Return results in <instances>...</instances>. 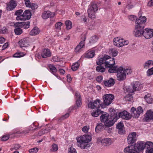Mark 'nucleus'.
I'll list each match as a JSON object with an SVG mask.
<instances>
[{
    "label": "nucleus",
    "mask_w": 153,
    "mask_h": 153,
    "mask_svg": "<svg viewBox=\"0 0 153 153\" xmlns=\"http://www.w3.org/2000/svg\"><path fill=\"white\" fill-rule=\"evenodd\" d=\"M96 62L97 65L104 64L106 68H109L108 71L110 73L117 72L119 68L117 66L114 65L115 63L114 59L108 55L104 56Z\"/></svg>",
    "instance_id": "obj_1"
},
{
    "label": "nucleus",
    "mask_w": 153,
    "mask_h": 153,
    "mask_svg": "<svg viewBox=\"0 0 153 153\" xmlns=\"http://www.w3.org/2000/svg\"><path fill=\"white\" fill-rule=\"evenodd\" d=\"M78 143V146L82 149H86L88 145V143L91 140V136L90 135H85L80 136L76 138Z\"/></svg>",
    "instance_id": "obj_2"
},
{
    "label": "nucleus",
    "mask_w": 153,
    "mask_h": 153,
    "mask_svg": "<svg viewBox=\"0 0 153 153\" xmlns=\"http://www.w3.org/2000/svg\"><path fill=\"white\" fill-rule=\"evenodd\" d=\"M128 41L127 40L118 37L114 38L113 39L114 44L115 46L120 47L127 45L128 44Z\"/></svg>",
    "instance_id": "obj_3"
},
{
    "label": "nucleus",
    "mask_w": 153,
    "mask_h": 153,
    "mask_svg": "<svg viewBox=\"0 0 153 153\" xmlns=\"http://www.w3.org/2000/svg\"><path fill=\"white\" fill-rule=\"evenodd\" d=\"M117 120L121 117L123 119L128 120L131 118V114L126 111H123L119 113H115L114 114Z\"/></svg>",
    "instance_id": "obj_4"
},
{
    "label": "nucleus",
    "mask_w": 153,
    "mask_h": 153,
    "mask_svg": "<svg viewBox=\"0 0 153 153\" xmlns=\"http://www.w3.org/2000/svg\"><path fill=\"white\" fill-rule=\"evenodd\" d=\"M97 4H93L91 6L89 7L88 10V17L91 19H94L95 17V13L98 10Z\"/></svg>",
    "instance_id": "obj_5"
},
{
    "label": "nucleus",
    "mask_w": 153,
    "mask_h": 153,
    "mask_svg": "<svg viewBox=\"0 0 153 153\" xmlns=\"http://www.w3.org/2000/svg\"><path fill=\"white\" fill-rule=\"evenodd\" d=\"M131 116L135 118H138L140 115L143 114V110L141 106L138 107L137 108L132 107L131 109Z\"/></svg>",
    "instance_id": "obj_6"
},
{
    "label": "nucleus",
    "mask_w": 153,
    "mask_h": 153,
    "mask_svg": "<svg viewBox=\"0 0 153 153\" xmlns=\"http://www.w3.org/2000/svg\"><path fill=\"white\" fill-rule=\"evenodd\" d=\"M110 111L112 112L111 115L110 117V118L104 122L105 126L108 127L112 126L117 120L116 118L115 117L114 114L113 115V114L114 113L115 110L111 108L110 109Z\"/></svg>",
    "instance_id": "obj_7"
},
{
    "label": "nucleus",
    "mask_w": 153,
    "mask_h": 153,
    "mask_svg": "<svg viewBox=\"0 0 153 153\" xmlns=\"http://www.w3.org/2000/svg\"><path fill=\"white\" fill-rule=\"evenodd\" d=\"M114 96L110 94H105L103 97V104L106 105H108L111 104L114 99Z\"/></svg>",
    "instance_id": "obj_8"
},
{
    "label": "nucleus",
    "mask_w": 153,
    "mask_h": 153,
    "mask_svg": "<svg viewBox=\"0 0 153 153\" xmlns=\"http://www.w3.org/2000/svg\"><path fill=\"white\" fill-rule=\"evenodd\" d=\"M146 19L145 16H141L136 22L135 28H141L143 29L144 23L146 22Z\"/></svg>",
    "instance_id": "obj_9"
},
{
    "label": "nucleus",
    "mask_w": 153,
    "mask_h": 153,
    "mask_svg": "<svg viewBox=\"0 0 153 153\" xmlns=\"http://www.w3.org/2000/svg\"><path fill=\"white\" fill-rule=\"evenodd\" d=\"M117 80L121 81L124 80L126 78L125 73L123 71V68L120 67L117 71Z\"/></svg>",
    "instance_id": "obj_10"
},
{
    "label": "nucleus",
    "mask_w": 153,
    "mask_h": 153,
    "mask_svg": "<svg viewBox=\"0 0 153 153\" xmlns=\"http://www.w3.org/2000/svg\"><path fill=\"white\" fill-rule=\"evenodd\" d=\"M31 12L29 10H26L23 13V14L19 16H17L16 19L17 20H26L29 19L31 16Z\"/></svg>",
    "instance_id": "obj_11"
},
{
    "label": "nucleus",
    "mask_w": 153,
    "mask_h": 153,
    "mask_svg": "<svg viewBox=\"0 0 153 153\" xmlns=\"http://www.w3.org/2000/svg\"><path fill=\"white\" fill-rule=\"evenodd\" d=\"M133 90H130L128 88L127 91L129 93H133L135 91H138L140 90L142 87V85L138 81L134 82L132 84Z\"/></svg>",
    "instance_id": "obj_12"
},
{
    "label": "nucleus",
    "mask_w": 153,
    "mask_h": 153,
    "mask_svg": "<svg viewBox=\"0 0 153 153\" xmlns=\"http://www.w3.org/2000/svg\"><path fill=\"white\" fill-rule=\"evenodd\" d=\"M101 103L100 100L97 99L93 102H90L88 104V106L89 108L92 109L99 108L101 106Z\"/></svg>",
    "instance_id": "obj_13"
},
{
    "label": "nucleus",
    "mask_w": 153,
    "mask_h": 153,
    "mask_svg": "<svg viewBox=\"0 0 153 153\" xmlns=\"http://www.w3.org/2000/svg\"><path fill=\"white\" fill-rule=\"evenodd\" d=\"M136 135V133L135 132H133L130 134L127 137L128 143L132 144L136 142L137 140Z\"/></svg>",
    "instance_id": "obj_14"
},
{
    "label": "nucleus",
    "mask_w": 153,
    "mask_h": 153,
    "mask_svg": "<svg viewBox=\"0 0 153 153\" xmlns=\"http://www.w3.org/2000/svg\"><path fill=\"white\" fill-rule=\"evenodd\" d=\"M146 143L142 141H139L134 145V149L137 151V152L143 150L145 147Z\"/></svg>",
    "instance_id": "obj_15"
},
{
    "label": "nucleus",
    "mask_w": 153,
    "mask_h": 153,
    "mask_svg": "<svg viewBox=\"0 0 153 153\" xmlns=\"http://www.w3.org/2000/svg\"><path fill=\"white\" fill-rule=\"evenodd\" d=\"M16 27H23L25 29H27L30 27V22H19L16 23L14 24Z\"/></svg>",
    "instance_id": "obj_16"
},
{
    "label": "nucleus",
    "mask_w": 153,
    "mask_h": 153,
    "mask_svg": "<svg viewBox=\"0 0 153 153\" xmlns=\"http://www.w3.org/2000/svg\"><path fill=\"white\" fill-rule=\"evenodd\" d=\"M146 150V153H153V143L148 141L146 143L145 147Z\"/></svg>",
    "instance_id": "obj_17"
},
{
    "label": "nucleus",
    "mask_w": 153,
    "mask_h": 153,
    "mask_svg": "<svg viewBox=\"0 0 153 153\" xmlns=\"http://www.w3.org/2000/svg\"><path fill=\"white\" fill-rule=\"evenodd\" d=\"M152 29H149L148 28L145 29L144 30L143 33V36L146 38L147 39L151 38L152 36Z\"/></svg>",
    "instance_id": "obj_18"
},
{
    "label": "nucleus",
    "mask_w": 153,
    "mask_h": 153,
    "mask_svg": "<svg viewBox=\"0 0 153 153\" xmlns=\"http://www.w3.org/2000/svg\"><path fill=\"white\" fill-rule=\"evenodd\" d=\"M25 3L27 7L30 8L33 10H35L38 7V6L36 4L30 2V0H25Z\"/></svg>",
    "instance_id": "obj_19"
},
{
    "label": "nucleus",
    "mask_w": 153,
    "mask_h": 153,
    "mask_svg": "<svg viewBox=\"0 0 153 153\" xmlns=\"http://www.w3.org/2000/svg\"><path fill=\"white\" fill-rule=\"evenodd\" d=\"M124 152L126 153H138L134 149V146L133 145L126 147L124 149Z\"/></svg>",
    "instance_id": "obj_20"
},
{
    "label": "nucleus",
    "mask_w": 153,
    "mask_h": 153,
    "mask_svg": "<svg viewBox=\"0 0 153 153\" xmlns=\"http://www.w3.org/2000/svg\"><path fill=\"white\" fill-rule=\"evenodd\" d=\"M146 121H149L153 120V111L150 110H148L145 114L144 118Z\"/></svg>",
    "instance_id": "obj_21"
},
{
    "label": "nucleus",
    "mask_w": 153,
    "mask_h": 153,
    "mask_svg": "<svg viewBox=\"0 0 153 153\" xmlns=\"http://www.w3.org/2000/svg\"><path fill=\"white\" fill-rule=\"evenodd\" d=\"M16 4L15 1L11 0L7 4L6 9L8 10H12L16 6Z\"/></svg>",
    "instance_id": "obj_22"
},
{
    "label": "nucleus",
    "mask_w": 153,
    "mask_h": 153,
    "mask_svg": "<svg viewBox=\"0 0 153 153\" xmlns=\"http://www.w3.org/2000/svg\"><path fill=\"white\" fill-rule=\"evenodd\" d=\"M76 97V104L77 107L78 108L80 107L82 105L81 98L79 93L76 92L75 93Z\"/></svg>",
    "instance_id": "obj_23"
},
{
    "label": "nucleus",
    "mask_w": 153,
    "mask_h": 153,
    "mask_svg": "<svg viewBox=\"0 0 153 153\" xmlns=\"http://www.w3.org/2000/svg\"><path fill=\"white\" fill-rule=\"evenodd\" d=\"M104 84L107 87H110L113 86L114 84V79L112 78H110L108 80L104 81Z\"/></svg>",
    "instance_id": "obj_24"
},
{
    "label": "nucleus",
    "mask_w": 153,
    "mask_h": 153,
    "mask_svg": "<svg viewBox=\"0 0 153 153\" xmlns=\"http://www.w3.org/2000/svg\"><path fill=\"white\" fill-rule=\"evenodd\" d=\"M116 128L119 130L118 132L120 134H122L125 132L123 124L119 123L117 125Z\"/></svg>",
    "instance_id": "obj_25"
},
{
    "label": "nucleus",
    "mask_w": 153,
    "mask_h": 153,
    "mask_svg": "<svg viewBox=\"0 0 153 153\" xmlns=\"http://www.w3.org/2000/svg\"><path fill=\"white\" fill-rule=\"evenodd\" d=\"M51 53L48 49H44L41 53V56L43 58H46L51 56Z\"/></svg>",
    "instance_id": "obj_26"
},
{
    "label": "nucleus",
    "mask_w": 153,
    "mask_h": 153,
    "mask_svg": "<svg viewBox=\"0 0 153 153\" xmlns=\"http://www.w3.org/2000/svg\"><path fill=\"white\" fill-rule=\"evenodd\" d=\"M19 43L20 47L22 48L23 47H27L29 45L26 39H21L19 41Z\"/></svg>",
    "instance_id": "obj_27"
},
{
    "label": "nucleus",
    "mask_w": 153,
    "mask_h": 153,
    "mask_svg": "<svg viewBox=\"0 0 153 153\" xmlns=\"http://www.w3.org/2000/svg\"><path fill=\"white\" fill-rule=\"evenodd\" d=\"M40 30L37 27H34L30 32V34L31 36H35L39 34Z\"/></svg>",
    "instance_id": "obj_28"
},
{
    "label": "nucleus",
    "mask_w": 153,
    "mask_h": 153,
    "mask_svg": "<svg viewBox=\"0 0 153 153\" xmlns=\"http://www.w3.org/2000/svg\"><path fill=\"white\" fill-rule=\"evenodd\" d=\"M136 31H134V35L136 37H139L140 36L143 35V29H142L141 28H136Z\"/></svg>",
    "instance_id": "obj_29"
},
{
    "label": "nucleus",
    "mask_w": 153,
    "mask_h": 153,
    "mask_svg": "<svg viewBox=\"0 0 153 153\" xmlns=\"http://www.w3.org/2000/svg\"><path fill=\"white\" fill-rule=\"evenodd\" d=\"M110 118V117H109L108 114L107 113L102 114L100 117V120L103 122H105Z\"/></svg>",
    "instance_id": "obj_30"
},
{
    "label": "nucleus",
    "mask_w": 153,
    "mask_h": 153,
    "mask_svg": "<svg viewBox=\"0 0 153 153\" xmlns=\"http://www.w3.org/2000/svg\"><path fill=\"white\" fill-rule=\"evenodd\" d=\"M144 99L149 104H151L153 102V98L149 94H148L144 97Z\"/></svg>",
    "instance_id": "obj_31"
},
{
    "label": "nucleus",
    "mask_w": 153,
    "mask_h": 153,
    "mask_svg": "<svg viewBox=\"0 0 153 153\" xmlns=\"http://www.w3.org/2000/svg\"><path fill=\"white\" fill-rule=\"evenodd\" d=\"M84 45V41H81L80 42L79 44L77 45L75 49V51L76 52H78L83 47Z\"/></svg>",
    "instance_id": "obj_32"
},
{
    "label": "nucleus",
    "mask_w": 153,
    "mask_h": 153,
    "mask_svg": "<svg viewBox=\"0 0 153 153\" xmlns=\"http://www.w3.org/2000/svg\"><path fill=\"white\" fill-rule=\"evenodd\" d=\"M94 52L93 51H88L86 53L85 57L88 58H92L94 56Z\"/></svg>",
    "instance_id": "obj_33"
},
{
    "label": "nucleus",
    "mask_w": 153,
    "mask_h": 153,
    "mask_svg": "<svg viewBox=\"0 0 153 153\" xmlns=\"http://www.w3.org/2000/svg\"><path fill=\"white\" fill-rule=\"evenodd\" d=\"M101 112L100 110L98 109L96 110H94L91 113V115L94 117H97L101 114Z\"/></svg>",
    "instance_id": "obj_34"
},
{
    "label": "nucleus",
    "mask_w": 153,
    "mask_h": 153,
    "mask_svg": "<svg viewBox=\"0 0 153 153\" xmlns=\"http://www.w3.org/2000/svg\"><path fill=\"white\" fill-rule=\"evenodd\" d=\"M104 146H107L110 145L111 143V140L109 138L103 139Z\"/></svg>",
    "instance_id": "obj_35"
},
{
    "label": "nucleus",
    "mask_w": 153,
    "mask_h": 153,
    "mask_svg": "<svg viewBox=\"0 0 153 153\" xmlns=\"http://www.w3.org/2000/svg\"><path fill=\"white\" fill-rule=\"evenodd\" d=\"M109 53L113 56H115L117 55L118 51L117 49L112 48L110 49Z\"/></svg>",
    "instance_id": "obj_36"
},
{
    "label": "nucleus",
    "mask_w": 153,
    "mask_h": 153,
    "mask_svg": "<svg viewBox=\"0 0 153 153\" xmlns=\"http://www.w3.org/2000/svg\"><path fill=\"white\" fill-rule=\"evenodd\" d=\"M51 12L49 11H44L42 15V17L44 19H46L49 17L50 15Z\"/></svg>",
    "instance_id": "obj_37"
},
{
    "label": "nucleus",
    "mask_w": 153,
    "mask_h": 153,
    "mask_svg": "<svg viewBox=\"0 0 153 153\" xmlns=\"http://www.w3.org/2000/svg\"><path fill=\"white\" fill-rule=\"evenodd\" d=\"M79 65V63L77 62L72 65L71 67V69L74 71H76L78 68Z\"/></svg>",
    "instance_id": "obj_38"
},
{
    "label": "nucleus",
    "mask_w": 153,
    "mask_h": 153,
    "mask_svg": "<svg viewBox=\"0 0 153 153\" xmlns=\"http://www.w3.org/2000/svg\"><path fill=\"white\" fill-rule=\"evenodd\" d=\"M19 27H16L14 29V31L16 35H19L22 33V30Z\"/></svg>",
    "instance_id": "obj_39"
},
{
    "label": "nucleus",
    "mask_w": 153,
    "mask_h": 153,
    "mask_svg": "<svg viewBox=\"0 0 153 153\" xmlns=\"http://www.w3.org/2000/svg\"><path fill=\"white\" fill-rule=\"evenodd\" d=\"M153 62L152 60H148L143 65V66L144 68H147L149 67L151 64H153Z\"/></svg>",
    "instance_id": "obj_40"
},
{
    "label": "nucleus",
    "mask_w": 153,
    "mask_h": 153,
    "mask_svg": "<svg viewBox=\"0 0 153 153\" xmlns=\"http://www.w3.org/2000/svg\"><path fill=\"white\" fill-rule=\"evenodd\" d=\"M100 65L98 66L96 68V71L99 72H103L105 71V68L101 66Z\"/></svg>",
    "instance_id": "obj_41"
},
{
    "label": "nucleus",
    "mask_w": 153,
    "mask_h": 153,
    "mask_svg": "<svg viewBox=\"0 0 153 153\" xmlns=\"http://www.w3.org/2000/svg\"><path fill=\"white\" fill-rule=\"evenodd\" d=\"M65 25L67 29H70L72 27V23L69 20H67L65 22Z\"/></svg>",
    "instance_id": "obj_42"
},
{
    "label": "nucleus",
    "mask_w": 153,
    "mask_h": 153,
    "mask_svg": "<svg viewBox=\"0 0 153 153\" xmlns=\"http://www.w3.org/2000/svg\"><path fill=\"white\" fill-rule=\"evenodd\" d=\"M98 39V37L97 36H93L90 38V42L92 43H94L97 41Z\"/></svg>",
    "instance_id": "obj_43"
},
{
    "label": "nucleus",
    "mask_w": 153,
    "mask_h": 153,
    "mask_svg": "<svg viewBox=\"0 0 153 153\" xmlns=\"http://www.w3.org/2000/svg\"><path fill=\"white\" fill-rule=\"evenodd\" d=\"M63 24L61 22H58L55 25V28L57 30H59L61 29V27Z\"/></svg>",
    "instance_id": "obj_44"
},
{
    "label": "nucleus",
    "mask_w": 153,
    "mask_h": 153,
    "mask_svg": "<svg viewBox=\"0 0 153 153\" xmlns=\"http://www.w3.org/2000/svg\"><path fill=\"white\" fill-rule=\"evenodd\" d=\"M49 68L52 73L53 74L56 72V69L55 67L53 65H49Z\"/></svg>",
    "instance_id": "obj_45"
},
{
    "label": "nucleus",
    "mask_w": 153,
    "mask_h": 153,
    "mask_svg": "<svg viewBox=\"0 0 153 153\" xmlns=\"http://www.w3.org/2000/svg\"><path fill=\"white\" fill-rule=\"evenodd\" d=\"M58 149V146L55 143L53 144L51 146V151L52 152H55Z\"/></svg>",
    "instance_id": "obj_46"
},
{
    "label": "nucleus",
    "mask_w": 153,
    "mask_h": 153,
    "mask_svg": "<svg viewBox=\"0 0 153 153\" xmlns=\"http://www.w3.org/2000/svg\"><path fill=\"white\" fill-rule=\"evenodd\" d=\"M103 139L101 137L98 138L97 140V142L99 145L104 146Z\"/></svg>",
    "instance_id": "obj_47"
},
{
    "label": "nucleus",
    "mask_w": 153,
    "mask_h": 153,
    "mask_svg": "<svg viewBox=\"0 0 153 153\" xmlns=\"http://www.w3.org/2000/svg\"><path fill=\"white\" fill-rule=\"evenodd\" d=\"M126 101H131L132 100L133 97L131 95L128 94L125 96L124 97Z\"/></svg>",
    "instance_id": "obj_48"
},
{
    "label": "nucleus",
    "mask_w": 153,
    "mask_h": 153,
    "mask_svg": "<svg viewBox=\"0 0 153 153\" xmlns=\"http://www.w3.org/2000/svg\"><path fill=\"white\" fill-rule=\"evenodd\" d=\"M102 128V126L101 124L98 125L95 128V131L97 133H98Z\"/></svg>",
    "instance_id": "obj_49"
},
{
    "label": "nucleus",
    "mask_w": 153,
    "mask_h": 153,
    "mask_svg": "<svg viewBox=\"0 0 153 153\" xmlns=\"http://www.w3.org/2000/svg\"><path fill=\"white\" fill-rule=\"evenodd\" d=\"M23 10L22 9H20L16 10L15 13V15L17 16H20L23 13Z\"/></svg>",
    "instance_id": "obj_50"
},
{
    "label": "nucleus",
    "mask_w": 153,
    "mask_h": 153,
    "mask_svg": "<svg viewBox=\"0 0 153 153\" xmlns=\"http://www.w3.org/2000/svg\"><path fill=\"white\" fill-rule=\"evenodd\" d=\"M147 75L150 76L153 74V67L149 69L147 71Z\"/></svg>",
    "instance_id": "obj_51"
},
{
    "label": "nucleus",
    "mask_w": 153,
    "mask_h": 153,
    "mask_svg": "<svg viewBox=\"0 0 153 153\" xmlns=\"http://www.w3.org/2000/svg\"><path fill=\"white\" fill-rule=\"evenodd\" d=\"M38 151V149L37 148H34L29 150V152L31 153H36Z\"/></svg>",
    "instance_id": "obj_52"
},
{
    "label": "nucleus",
    "mask_w": 153,
    "mask_h": 153,
    "mask_svg": "<svg viewBox=\"0 0 153 153\" xmlns=\"http://www.w3.org/2000/svg\"><path fill=\"white\" fill-rule=\"evenodd\" d=\"M68 153H77V152L75 149L71 147L68 150Z\"/></svg>",
    "instance_id": "obj_53"
},
{
    "label": "nucleus",
    "mask_w": 153,
    "mask_h": 153,
    "mask_svg": "<svg viewBox=\"0 0 153 153\" xmlns=\"http://www.w3.org/2000/svg\"><path fill=\"white\" fill-rule=\"evenodd\" d=\"M89 129V127L88 126H86L83 127V128H82V130L83 132L86 133L88 132Z\"/></svg>",
    "instance_id": "obj_54"
},
{
    "label": "nucleus",
    "mask_w": 153,
    "mask_h": 153,
    "mask_svg": "<svg viewBox=\"0 0 153 153\" xmlns=\"http://www.w3.org/2000/svg\"><path fill=\"white\" fill-rule=\"evenodd\" d=\"M123 71H124L125 72V75L126 74H130L131 72V70L130 69L126 68L125 69L123 68Z\"/></svg>",
    "instance_id": "obj_55"
},
{
    "label": "nucleus",
    "mask_w": 153,
    "mask_h": 153,
    "mask_svg": "<svg viewBox=\"0 0 153 153\" xmlns=\"http://www.w3.org/2000/svg\"><path fill=\"white\" fill-rule=\"evenodd\" d=\"M9 138V135H5L4 136L1 138V140L3 141H5L8 139Z\"/></svg>",
    "instance_id": "obj_56"
},
{
    "label": "nucleus",
    "mask_w": 153,
    "mask_h": 153,
    "mask_svg": "<svg viewBox=\"0 0 153 153\" xmlns=\"http://www.w3.org/2000/svg\"><path fill=\"white\" fill-rule=\"evenodd\" d=\"M20 146L19 144H15L14 145V146L13 148L11 149V150H12L13 149H14L15 150H17L20 147Z\"/></svg>",
    "instance_id": "obj_57"
},
{
    "label": "nucleus",
    "mask_w": 153,
    "mask_h": 153,
    "mask_svg": "<svg viewBox=\"0 0 153 153\" xmlns=\"http://www.w3.org/2000/svg\"><path fill=\"white\" fill-rule=\"evenodd\" d=\"M129 19L130 20L133 21L136 19V17L134 15H131L129 16Z\"/></svg>",
    "instance_id": "obj_58"
},
{
    "label": "nucleus",
    "mask_w": 153,
    "mask_h": 153,
    "mask_svg": "<svg viewBox=\"0 0 153 153\" xmlns=\"http://www.w3.org/2000/svg\"><path fill=\"white\" fill-rule=\"evenodd\" d=\"M102 76H98L96 79L97 81L99 82H100L102 81Z\"/></svg>",
    "instance_id": "obj_59"
},
{
    "label": "nucleus",
    "mask_w": 153,
    "mask_h": 153,
    "mask_svg": "<svg viewBox=\"0 0 153 153\" xmlns=\"http://www.w3.org/2000/svg\"><path fill=\"white\" fill-rule=\"evenodd\" d=\"M148 5L150 7L153 6V0H150L148 2Z\"/></svg>",
    "instance_id": "obj_60"
},
{
    "label": "nucleus",
    "mask_w": 153,
    "mask_h": 153,
    "mask_svg": "<svg viewBox=\"0 0 153 153\" xmlns=\"http://www.w3.org/2000/svg\"><path fill=\"white\" fill-rule=\"evenodd\" d=\"M20 53H16L13 55V56L15 57H19L21 56Z\"/></svg>",
    "instance_id": "obj_61"
},
{
    "label": "nucleus",
    "mask_w": 153,
    "mask_h": 153,
    "mask_svg": "<svg viewBox=\"0 0 153 153\" xmlns=\"http://www.w3.org/2000/svg\"><path fill=\"white\" fill-rule=\"evenodd\" d=\"M8 46V43H6L2 46V48L3 50H4L6 49Z\"/></svg>",
    "instance_id": "obj_62"
},
{
    "label": "nucleus",
    "mask_w": 153,
    "mask_h": 153,
    "mask_svg": "<svg viewBox=\"0 0 153 153\" xmlns=\"http://www.w3.org/2000/svg\"><path fill=\"white\" fill-rule=\"evenodd\" d=\"M5 39L3 37H0V43H3L5 42Z\"/></svg>",
    "instance_id": "obj_63"
},
{
    "label": "nucleus",
    "mask_w": 153,
    "mask_h": 153,
    "mask_svg": "<svg viewBox=\"0 0 153 153\" xmlns=\"http://www.w3.org/2000/svg\"><path fill=\"white\" fill-rule=\"evenodd\" d=\"M7 31V29L3 27L2 29L1 30V32L2 33H6Z\"/></svg>",
    "instance_id": "obj_64"
}]
</instances>
